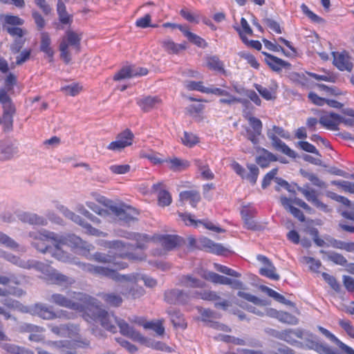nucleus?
<instances>
[{"label": "nucleus", "instance_id": "obj_44", "mask_svg": "<svg viewBox=\"0 0 354 354\" xmlns=\"http://www.w3.org/2000/svg\"><path fill=\"white\" fill-rule=\"evenodd\" d=\"M261 275L266 277L272 280L278 281L280 279L279 275L276 272V268L270 263L266 266H263L259 270Z\"/></svg>", "mask_w": 354, "mask_h": 354}, {"label": "nucleus", "instance_id": "obj_3", "mask_svg": "<svg viewBox=\"0 0 354 354\" xmlns=\"http://www.w3.org/2000/svg\"><path fill=\"white\" fill-rule=\"evenodd\" d=\"M109 248L115 250L114 252L109 251V254H103L100 252H96L93 255V259L97 262L104 263H112L117 266L118 269H124L127 267V263L124 262H119L116 261V255L120 258H127L130 260H139L142 261L144 259L143 254L137 255L133 252H130L129 250L133 248V246L129 243H125L122 241L116 240L110 241L108 243Z\"/></svg>", "mask_w": 354, "mask_h": 354}, {"label": "nucleus", "instance_id": "obj_46", "mask_svg": "<svg viewBox=\"0 0 354 354\" xmlns=\"http://www.w3.org/2000/svg\"><path fill=\"white\" fill-rule=\"evenodd\" d=\"M0 345L4 350L10 354H33L31 351L20 348L14 344L4 342L1 343Z\"/></svg>", "mask_w": 354, "mask_h": 354}, {"label": "nucleus", "instance_id": "obj_25", "mask_svg": "<svg viewBox=\"0 0 354 354\" xmlns=\"http://www.w3.org/2000/svg\"><path fill=\"white\" fill-rule=\"evenodd\" d=\"M50 330L59 336H75L78 333L79 329L77 326L73 324H61L59 326H55L50 324L48 326Z\"/></svg>", "mask_w": 354, "mask_h": 354}, {"label": "nucleus", "instance_id": "obj_37", "mask_svg": "<svg viewBox=\"0 0 354 354\" xmlns=\"http://www.w3.org/2000/svg\"><path fill=\"white\" fill-rule=\"evenodd\" d=\"M207 66L212 71L225 73L223 62L216 55L208 56L206 58Z\"/></svg>", "mask_w": 354, "mask_h": 354}, {"label": "nucleus", "instance_id": "obj_10", "mask_svg": "<svg viewBox=\"0 0 354 354\" xmlns=\"http://www.w3.org/2000/svg\"><path fill=\"white\" fill-rule=\"evenodd\" d=\"M57 209L62 212L66 218L71 220L74 223L81 225L87 233L91 235L100 236L103 233L99 231L97 229L93 227L89 223L86 222L79 215L75 214L72 211L69 210L66 207L62 205H57Z\"/></svg>", "mask_w": 354, "mask_h": 354}, {"label": "nucleus", "instance_id": "obj_26", "mask_svg": "<svg viewBox=\"0 0 354 354\" xmlns=\"http://www.w3.org/2000/svg\"><path fill=\"white\" fill-rule=\"evenodd\" d=\"M18 153V148L10 141H0V160H8Z\"/></svg>", "mask_w": 354, "mask_h": 354}, {"label": "nucleus", "instance_id": "obj_6", "mask_svg": "<svg viewBox=\"0 0 354 354\" xmlns=\"http://www.w3.org/2000/svg\"><path fill=\"white\" fill-rule=\"evenodd\" d=\"M82 295L86 297H89L88 295H86L85 294L77 292H74V298L76 299L82 301V304H80L79 302H76L74 301H72L71 299L67 298L64 295L59 293L53 294L48 299V301L53 303L57 306L68 308L73 310H76L79 311L85 310L86 315L91 318V315H88V310L87 308V304L85 302V299H80L79 295Z\"/></svg>", "mask_w": 354, "mask_h": 354}, {"label": "nucleus", "instance_id": "obj_21", "mask_svg": "<svg viewBox=\"0 0 354 354\" xmlns=\"http://www.w3.org/2000/svg\"><path fill=\"white\" fill-rule=\"evenodd\" d=\"M275 337L283 340L290 344H295L297 341L295 337L301 339L303 337V330L301 329H288L282 331H277L274 335Z\"/></svg>", "mask_w": 354, "mask_h": 354}, {"label": "nucleus", "instance_id": "obj_52", "mask_svg": "<svg viewBox=\"0 0 354 354\" xmlns=\"http://www.w3.org/2000/svg\"><path fill=\"white\" fill-rule=\"evenodd\" d=\"M237 295L244 299L252 302V304L258 306H265L266 305V301L265 300L261 299L259 297L252 295L250 293L245 292L243 291H239L237 292Z\"/></svg>", "mask_w": 354, "mask_h": 354}, {"label": "nucleus", "instance_id": "obj_30", "mask_svg": "<svg viewBox=\"0 0 354 354\" xmlns=\"http://www.w3.org/2000/svg\"><path fill=\"white\" fill-rule=\"evenodd\" d=\"M162 184L160 183L153 184L152 189L154 192H158V205L162 207L168 206L171 203V196L169 192L162 189Z\"/></svg>", "mask_w": 354, "mask_h": 354}, {"label": "nucleus", "instance_id": "obj_11", "mask_svg": "<svg viewBox=\"0 0 354 354\" xmlns=\"http://www.w3.org/2000/svg\"><path fill=\"white\" fill-rule=\"evenodd\" d=\"M250 127L245 128V136L248 140L252 142L254 145H258L259 142V136L261 135L263 124L261 121L253 116L247 118Z\"/></svg>", "mask_w": 354, "mask_h": 354}, {"label": "nucleus", "instance_id": "obj_28", "mask_svg": "<svg viewBox=\"0 0 354 354\" xmlns=\"http://www.w3.org/2000/svg\"><path fill=\"white\" fill-rule=\"evenodd\" d=\"M156 240L167 250H171L180 244V238L176 235L162 234L156 236Z\"/></svg>", "mask_w": 354, "mask_h": 354}, {"label": "nucleus", "instance_id": "obj_5", "mask_svg": "<svg viewBox=\"0 0 354 354\" xmlns=\"http://www.w3.org/2000/svg\"><path fill=\"white\" fill-rule=\"evenodd\" d=\"M81 39V35L71 30H68L61 39L59 46L60 57L66 64L71 61V52L69 48L71 47L76 53H79Z\"/></svg>", "mask_w": 354, "mask_h": 354}, {"label": "nucleus", "instance_id": "obj_60", "mask_svg": "<svg viewBox=\"0 0 354 354\" xmlns=\"http://www.w3.org/2000/svg\"><path fill=\"white\" fill-rule=\"evenodd\" d=\"M196 297L207 301H216L220 297L215 292L210 290H203L201 292H195Z\"/></svg>", "mask_w": 354, "mask_h": 354}, {"label": "nucleus", "instance_id": "obj_50", "mask_svg": "<svg viewBox=\"0 0 354 354\" xmlns=\"http://www.w3.org/2000/svg\"><path fill=\"white\" fill-rule=\"evenodd\" d=\"M101 297L106 303L112 306H119L122 302V297L115 293L102 294Z\"/></svg>", "mask_w": 354, "mask_h": 354}, {"label": "nucleus", "instance_id": "obj_9", "mask_svg": "<svg viewBox=\"0 0 354 354\" xmlns=\"http://www.w3.org/2000/svg\"><path fill=\"white\" fill-rule=\"evenodd\" d=\"M64 245H67L75 249H79L83 252H89L93 248L92 245L88 244L86 241H84L82 239V243L80 245H75L73 243H59L57 245L56 244H53L49 253L55 259L62 262L71 261V258L68 254L61 248V247Z\"/></svg>", "mask_w": 354, "mask_h": 354}, {"label": "nucleus", "instance_id": "obj_20", "mask_svg": "<svg viewBox=\"0 0 354 354\" xmlns=\"http://www.w3.org/2000/svg\"><path fill=\"white\" fill-rule=\"evenodd\" d=\"M297 190L304 196L308 201L312 203L315 206L324 212L328 211V206L317 198L315 190L310 188L308 185L304 187H298Z\"/></svg>", "mask_w": 354, "mask_h": 354}, {"label": "nucleus", "instance_id": "obj_35", "mask_svg": "<svg viewBox=\"0 0 354 354\" xmlns=\"http://www.w3.org/2000/svg\"><path fill=\"white\" fill-rule=\"evenodd\" d=\"M19 219L31 225H45L47 223L46 220L36 214L23 213L19 216Z\"/></svg>", "mask_w": 354, "mask_h": 354}, {"label": "nucleus", "instance_id": "obj_32", "mask_svg": "<svg viewBox=\"0 0 354 354\" xmlns=\"http://www.w3.org/2000/svg\"><path fill=\"white\" fill-rule=\"evenodd\" d=\"M280 201L283 207L290 212L295 218L299 221L304 222L305 221V216L303 212L298 208L292 205V200L286 196H281Z\"/></svg>", "mask_w": 354, "mask_h": 354}, {"label": "nucleus", "instance_id": "obj_61", "mask_svg": "<svg viewBox=\"0 0 354 354\" xmlns=\"http://www.w3.org/2000/svg\"><path fill=\"white\" fill-rule=\"evenodd\" d=\"M183 143L189 147H192L198 142V138L193 133L184 132L183 137L181 138Z\"/></svg>", "mask_w": 354, "mask_h": 354}, {"label": "nucleus", "instance_id": "obj_12", "mask_svg": "<svg viewBox=\"0 0 354 354\" xmlns=\"http://www.w3.org/2000/svg\"><path fill=\"white\" fill-rule=\"evenodd\" d=\"M4 259L12 264L24 269L34 268L40 272H44L46 270L45 264L41 262L35 260L25 261L24 259H21L19 257L14 255L13 254L7 252Z\"/></svg>", "mask_w": 354, "mask_h": 354}, {"label": "nucleus", "instance_id": "obj_14", "mask_svg": "<svg viewBox=\"0 0 354 354\" xmlns=\"http://www.w3.org/2000/svg\"><path fill=\"white\" fill-rule=\"evenodd\" d=\"M133 137V133L129 129H126L118 135L116 140L111 142L107 149L112 151H121L126 147L131 145Z\"/></svg>", "mask_w": 354, "mask_h": 354}, {"label": "nucleus", "instance_id": "obj_16", "mask_svg": "<svg viewBox=\"0 0 354 354\" xmlns=\"http://www.w3.org/2000/svg\"><path fill=\"white\" fill-rule=\"evenodd\" d=\"M196 248L216 254H222L227 250L220 243H214L206 237H201L197 241Z\"/></svg>", "mask_w": 354, "mask_h": 354}, {"label": "nucleus", "instance_id": "obj_27", "mask_svg": "<svg viewBox=\"0 0 354 354\" xmlns=\"http://www.w3.org/2000/svg\"><path fill=\"white\" fill-rule=\"evenodd\" d=\"M160 102V99L157 96H143L137 99V104L145 112L156 108Z\"/></svg>", "mask_w": 354, "mask_h": 354}, {"label": "nucleus", "instance_id": "obj_51", "mask_svg": "<svg viewBox=\"0 0 354 354\" xmlns=\"http://www.w3.org/2000/svg\"><path fill=\"white\" fill-rule=\"evenodd\" d=\"M57 10L59 20L62 24H67L70 22V17L66 10V6L62 0L57 1Z\"/></svg>", "mask_w": 354, "mask_h": 354}, {"label": "nucleus", "instance_id": "obj_2", "mask_svg": "<svg viewBox=\"0 0 354 354\" xmlns=\"http://www.w3.org/2000/svg\"><path fill=\"white\" fill-rule=\"evenodd\" d=\"M82 270L89 272L95 276L106 277L115 281H127L136 283L140 280L144 281L145 286L148 288H154L157 286L156 279L145 275L138 273L129 274H120L115 270L103 266H97L90 263H85L79 261H74Z\"/></svg>", "mask_w": 354, "mask_h": 354}, {"label": "nucleus", "instance_id": "obj_24", "mask_svg": "<svg viewBox=\"0 0 354 354\" xmlns=\"http://www.w3.org/2000/svg\"><path fill=\"white\" fill-rule=\"evenodd\" d=\"M333 64L340 71H351L353 68V64L350 57L346 53H333Z\"/></svg>", "mask_w": 354, "mask_h": 354}, {"label": "nucleus", "instance_id": "obj_17", "mask_svg": "<svg viewBox=\"0 0 354 354\" xmlns=\"http://www.w3.org/2000/svg\"><path fill=\"white\" fill-rule=\"evenodd\" d=\"M342 117L335 113H326L320 116L319 122L328 130H337L338 125L342 122Z\"/></svg>", "mask_w": 354, "mask_h": 354}, {"label": "nucleus", "instance_id": "obj_54", "mask_svg": "<svg viewBox=\"0 0 354 354\" xmlns=\"http://www.w3.org/2000/svg\"><path fill=\"white\" fill-rule=\"evenodd\" d=\"M171 169L174 171H181L189 167L190 164L187 160H181L177 158L169 160Z\"/></svg>", "mask_w": 354, "mask_h": 354}, {"label": "nucleus", "instance_id": "obj_45", "mask_svg": "<svg viewBox=\"0 0 354 354\" xmlns=\"http://www.w3.org/2000/svg\"><path fill=\"white\" fill-rule=\"evenodd\" d=\"M260 289L263 292H266L268 296L274 298L276 301L281 304H284L286 305H290L292 304L290 301L287 300L282 295L278 293L277 292L266 286H261Z\"/></svg>", "mask_w": 354, "mask_h": 354}, {"label": "nucleus", "instance_id": "obj_56", "mask_svg": "<svg viewBox=\"0 0 354 354\" xmlns=\"http://www.w3.org/2000/svg\"><path fill=\"white\" fill-rule=\"evenodd\" d=\"M145 328L154 330L157 335H162L165 333V328L161 321L147 322L145 324Z\"/></svg>", "mask_w": 354, "mask_h": 354}, {"label": "nucleus", "instance_id": "obj_23", "mask_svg": "<svg viewBox=\"0 0 354 354\" xmlns=\"http://www.w3.org/2000/svg\"><path fill=\"white\" fill-rule=\"evenodd\" d=\"M263 54L266 56L265 61L267 64L274 71L279 72L283 68H288L291 66L289 62L276 56L265 52H263Z\"/></svg>", "mask_w": 354, "mask_h": 354}, {"label": "nucleus", "instance_id": "obj_58", "mask_svg": "<svg viewBox=\"0 0 354 354\" xmlns=\"http://www.w3.org/2000/svg\"><path fill=\"white\" fill-rule=\"evenodd\" d=\"M4 22L6 26H22L24 24V20L18 16L6 15L4 16Z\"/></svg>", "mask_w": 354, "mask_h": 354}, {"label": "nucleus", "instance_id": "obj_8", "mask_svg": "<svg viewBox=\"0 0 354 354\" xmlns=\"http://www.w3.org/2000/svg\"><path fill=\"white\" fill-rule=\"evenodd\" d=\"M272 131L269 130L267 133V135L268 138L271 140L273 147L276 150L282 152L290 158H295L297 156L295 151L291 149L284 142L281 140L277 136V135H278L283 138L285 137L283 129L282 127L274 125L273 126Z\"/></svg>", "mask_w": 354, "mask_h": 354}, {"label": "nucleus", "instance_id": "obj_31", "mask_svg": "<svg viewBox=\"0 0 354 354\" xmlns=\"http://www.w3.org/2000/svg\"><path fill=\"white\" fill-rule=\"evenodd\" d=\"M319 330L328 339H329L331 342L336 344L342 351H344L347 354H354V350L350 346H347L342 341H340L337 337H335L333 333H331L328 330L322 327L318 326Z\"/></svg>", "mask_w": 354, "mask_h": 354}, {"label": "nucleus", "instance_id": "obj_62", "mask_svg": "<svg viewBox=\"0 0 354 354\" xmlns=\"http://www.w3.org/2000/svg\"><path fill=\"white\" fill-rule=\"evenodd\" d=\"M122 294L125 296H131L133 299L139 298L145 294V289L141 286H137L131 288L129 290L122 291Z\"/></svg>", "mask_w": 354, "mask_h": 354}, {"label": "nucleus", "instance_id": "obj_19", "mask_svg": "<svg viewBox=\"0 0 354 354\" xmlns=\"http://www.w3.org/2000/svg\"><path fill=\"white\" fill-rule=\"evenodd\" d=\"M306 346L309 349L315 351L319 354H337L328 345L320 343L313 334H310L309 338H306Z\"/></svg>", "mask_w": 354, "mask_h": 354}, {"label": "nucleus", "instance_id": "obj_34", "mask_svg": "<svg viewBox=\"0 0 354 354\" xmlns=\"http://www.w3.org/2000/svg\"><path fill=\"white\" fill-rule=\"evenodd\" d=\"M167 313L170 317L171 321L174 326L182 328L187 327V323L180 312L175 308H170L167 310Z\"/></svg>", "mask_w": 354, "mask_h": 354}, {"label": "nucleus", "instance_id": "obj_49", "mask_svg": "<svg viewBox=\"0 0 354 354\" xmlns=\"http://www.w3.org/2000/svg\"><path fill=\"white\" fill-rule=\"evenodd\" d=\"M254 88L259 93V94L266 100H271L275 98V90L272 88H267L263 86L254 84Z\"/></svg>", "mask_w": 354, "mask_h": 354}, {"label": "nucleus", "instance_id": "obj_47", "mask_svg": "<svg viewBox=\"0 0 354 354\" xmlns=\"http://www.w3.org/2000/svg\"><path fill=\"white\" fill-rule=\"evenodd\" d=\"M320 252L326 254L328 259L335 264L345 266L347 263L346 259L339 253L335 252H326L324 250H321Z\"/></svg>", "mask_w": 354, "mask_h": 354}, {"label": "nucleus", "instance_id": "obj_22", "mask_svg": "<svg viewBox=\"0 0 354 354\" xmlns=\"http://www.w3.org/2000/svg\"><path fill=\"white\" fill-rule=\"evenodd\" d=\"M31 313L33 315L47 320H50L59 317V316L51 309L44 304H36L31 308Z\"/></svg>", "mask_w": 354, "mask_h": 354}, {"label": "nucleus", "instance_id": "obj_33", "mask_svg": "<svg viewBox=\"0 0 354 354\" xmlns=\"http://www.w3.org/2000/svg\"><path fill=\"white\" fill-rule=\"evenodd\" d=\"M179 197L181 202L189 201L193 207H196L201 201L199 192L194 189L181 192Z\"/></svg>", "mask_w": 354, "mask_h": 354}, {"label": "nucleus", "instance_id": "obj_48", "mask_svg": "<svg viewBox=\"0 0 354 354\" xmlns=\"http://www.w3.org/2000/svg\"><path fill=\"white\" fill-rule=\"evenodd\" d=\"M198 313L201 315V321L206 323L207 326L209 324V322H212V319H216L219 317L218 314L212 310L206 309L203 308H199Z\"/></svg>", "mask_w": 354, "mask_h": 354}, {"label": "nucleus", "instance_id": "obj_18", "mask_svg": "<svg viewBox=\"0 0 354 354\" xmlns=\"http://www.w3.org/2000/svg\"><path fill=\"white\" fill-rule=\"evenodd\" d=\"M45 267L46 270L42 272L46 274L54 283L58 285H72L75 283L74 279L67 277L46 265H45Z\"/></svg>", "mask_w": 354, "mask_h": 354}, {"label": "nucleus", "instance_id": "obj_43", "mask_svg": "<svg viewBox=\"0 0 354 354\" xmlns=\"http://www.w3.org/2000/svg\"><path fill=\"white\" fill-rule=\"evenodd\" d=\"M184 86L188 91H197L203 93L209 94V91L211 88L205 87L203 86V82L201 81L194 82V81H185L184 82Z\"/></svg>", "mask_w": 354, "mask_h": 354}, {"label": "nucleus", "instance_id": "obj_41", "mask_svg": "<svg viewBox=\"0 0 354 354\" xmlns=\"http://www.w3.org/2000/svg\"><path fill=\"white\" fill-rule=\"evenodd\" d=\"M249 170L248 173H245L242 176L243 179L248 180L252 185H255L259 174V169L258 167L254 164H250L247 165Z\"/></svg>", "mask_w": 354, "mask_h": 354}, {"label": "nucleus", "instance_id": "obj_57", "mask_svg": "<svg viewBox=\"0 0 354 354\" xmlns=\"http://www.w3.org/2000/svg\"><path fill=\"white\" fill-rule=\"evenodd\" d=\"M278 320L282 323L290 325H296L298 324V319L295 316L287 312L281 311L279 315Z\"/></svg>", "mask_w": 354, "mask_h": 354}, {"label": "nucleus", "instance_id": "obj_1", "mask_svg": "<svg viewBox=\"0 0 354 354\" xmlns=\"http://www.w3.org/2000/svg\"><path fill=\"white\" fill-rule=\"evenodd\" d=\"M80 299H85L88 310V315H91V319L100 322L103 328L112 333L116 332L115 324H118L122 335L127 336L133 341L141 344H147V339L140 333L123 319H118L113 313H109L100 307V302L92 297H86L79 295Z\"/></svg>", "mask_w": 354, "mask_h": 354}, {"label": "nucleus", "instance_id": "obj_38", "mask_svg": "<svg viewBox=\"0 0 354 354\" xmlns=\"http://www.w3.org/2000/svg\"><path fill=\"white\" fill-rule=\"evenodd\" d=\"M261 150L263 151V154L256 158V162L261 167H268L271 162L277 160V157L267 149L262 148Z\"/></svg>", "mask_w": 354, "mask_h": 354}, {"label": "nucleus", "instance_id": "obj_7", "mask_svg": "<svg viewBox=\"0 0 354 354\" xmlns=\"http://www.w3.org/2000/svg\"><path fill=\"white\" fill-rule=\"evenodd\" d=\"M105 205L111 214L125 223L133 221L138 215L136 209L124 204L118 205L111 201H108Z\"/></svg>", "mask_w": 354, "mask_h": 354}, {"label": "nucleus", "instance_id": "obj_40", "mask_svg": "<svg viewBox=\"0 0 354 354\" xmlns=\"http://www.w3.org/2000/svg\"><path fill=\"white\" fill-rule=\"evenodd\" d=\"M179 282L182 286L189 288H202L204 286L202 281L191 275H183Z\"/></svg>", "mask_w": 354, "mask_h": 354}, {"label": "nucleus", "instance_id": "obj_15", "mask_svg": "<svg viewBox=\"0 0 354 354\" xmlns=\"http://www.w3.org/2000/svg\"><path fill=\"white\" fill-rule=\"evenodd\" d=\"M148 70L146 68L137 67L134 65L122 68L113 77L114 80H121L136 76L146 75Z\"/></svg>", "mask_w": 354, "mask_h": 354}, {"label": "nucleus", "instance_id": "obj_29", "mask_svg": "<svg viewBox=\"0 0 354 354\" xmlns=\"http://www.w3.org/2000/svg\"><path fill=\"white\" fill-rule=\"evenodd\" d=\"M209 94H214L218 96H225V98H221L219 102L221 104H232L235 102H243L241 98H238L231 95L227 90L221 88H211Z\"/></svg>", "mask_w": 354, "mask_h": 354}, {"label": "nucleus", "instance_id": "obj_13", "mask_svg": "<svg viewBox=\"0 0 354 354\" xmlns=\"http://www.w3.org/2000/svg\"><path fill=\"white\" fill-rule=\"evenodd\" d=\"M165 301L169 304H185L189 299L188 292L177 288L167 290L164 293Z\"/></svg>", "mask_w": 354, "mask_h": 354}, {"label": "nucleus", "instance_id": "obj_59", "mask_svg": "<svg viewBox=\"0 0 354 354\" xmlns=\"http://www.w3.org/2000/svg\"><path fill=\"white\" fill-rule=\"evenodd\" d=\"M3 28L10 36L15 38L23 39L24 35L26 34V30L19 27L6 26L3 25Z\"/></svg>", "mask_w": 354, "mask_h": 354}, {"label": "nucleus", "instance_id": "obj_53", "mask_svg": "<svg viewBox=\"0 0 354 354\" xmlns=\"http://www.w3.org/2000/svg\"><path fill=\"white\" fill-rule=\"evenodd\" d=\"M236 30L239 32V35L242 40V41L257 50H260L261 49L262 45L259 41L257 40H248L245 35H243V31L241 30L240 28H235Z\"/></svg>", "mask_w": 354, "mask_h": 354}, {"label": "nucleus", "instance_id": "obj_39", "mask_svg": "<svg viewBox=\"0 0 354 354\" xmlns=\"http://www.w3.org/2000/svg\"><path fill=\"white\" fill-rule=\"evenodd\" d=\"M162 48L169 53L177 54L180 50L186 49L185 44H176L171 39H165L161 41Z\"/></svg>", "mask_w": 354, "mask_h": 354}, {"label": "nucleus", "instance_id": "obj_64", "mask_svg": "<svg viewBox=\"0 0 354 354\" xmlns=\"http://www.w3.org/2000/svg\"><path fill=\"white\" fill-rule=\"evenodd\" d=\"M81 90L82 86H80L78 84H72L61 88V91H63L65 94L71 96H75L80 93Z\"/></svg>", "mask_w": 354, "mask_h": 354}, {"label": "nucleus", "instance_id": "obj_63", "mask_svg": "<svg viewBox=\"0 0 354 354\" xmlns=\"http://www.w3.org/2000/svg\"><path fill=\"white\" fill-rule=\"evenodd\" d=\"M187 39L189 40V41L195 44L198 47L204 48L207 46V43L205 41L204 39L193 32H191V34H188Z\"/></svg>", "mask_w": 354, "mask_h": 354}, {"label": "nucleus", "instance_id": "obj_55", "mask_svg": "<svg viewBox=\"0 0 354 354\" xmlns=\"http://www.w3.org/2000/svg\"><path fill=\"white\" fill-rule=\"evenodd\" d=\"M0 245H3L12 250H17L19 244L6 234L0 232Z\"/></svg>", "mask_w": 354, "mask_h": 354}, {"label": "nucleus", "instance_id": "obj_42", "mask_svg": "<svg viewBox=\"0 0 354 354\" xmlns=\"http://www.w3.org/2000/svg\"><path fill=\"white\" fill-rule=\"evenodd\" d=\"M50 38L48 33L44 32L41 35V45L40 49L42 52L45 53L48 57H53L54 52L50 48Z\"/></svg>", "mask_w": 354, "mask_h": 354}, {"label": "nucleus", "instance_id": "obj_36", "mask_svg": "<svg viewBox=\"0 0 354 354\" xmlns=\"http://www.w3.org/2000/svg\"><path fill=\"white\" fill-rule=\"evenodd\" d=\"M201 276L205 279L216 284L229 285L230 283V278L220 275L211 271H205Z\"/></svg>", "mask_w": 354, "mask_h": 354}, {"label": "nucleus", "instance_id": "obj_4", "mask_svg": "<svg viewBox=\"0 0 354 354\" xmlns=\"http://www.w3.org/2000/svg\"><path fill=\"white\" fill-rule=\"evenodd\" d=\"M30 236L32 238V245L41 253H49L53 244L73 243L80 245L82 243V239L75 234L63 236L46 230L43 232H30Z\"/></svg>", "mask_w": 354, "mask_h": 354}]
</instances>
